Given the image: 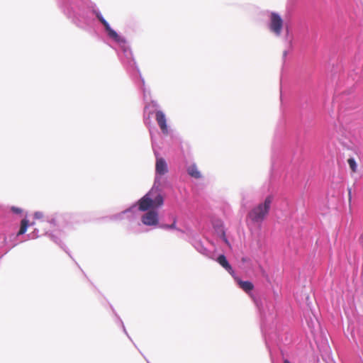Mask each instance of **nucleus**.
Here are the masks:
<instances>
[{"label":"nucleus","mask_w":363,"mask_h":363,"mask_svg":"<svg viewBox=\"0 0 363 363\" xmlns=\"http://www.w3.org/2000/svg\"><path fill=\"white\" fill-rule=\"evenodd\" d=\"M272 201L273 196H267L263 203H259L249 211L247 218L250 219L252 223H262L269 214Z\"/></svg>","instance_id":"1"},{"label":"nucleus","mask_w":363,"mask_h":363,"mask_svg":"<svg viewBox=\"0 0 363 363\" xmlns=\"http://www.w3.org/2000/svg\"><path fill=\"white\" fill-rule=\"evenodd\" d=\"M164 203L162 196L156 190L152 189L138 201V209L147 211L162 206Z\"/></svg>","instance_id":"2"},{"label":"nucleus","mask_w":363,"mask_h":363,"mask_svg":"<svg viewBox=\"0 0 363 363\" xmlns=\"http://www.w3.org/2000/svg\"><path fill=\"white\" fill-rule=\"evenodd\" d=\"M283 23V19L278 13L274 12L271 13L269 28L276 35H281Z\"/></svg>","instance_id":"3"},{"label":"nucleus","mask_w":363,"mask_h":363,"mask_svg":"<svg viewBox=\"0 0 363 363\" xmlns=\"http://www.w3.org/2000/svg\"><path fill=\"white\" fill-rule=\"evenodd\" d=\"M142 223L148 226H155L159 223V215L156 210L151 209L147 211L141 217Z\"/></svg>","instance_id":"4"},{"label":"nucleus","mask_w":363,"mask_h":363,"mask_svg":"<svg viewBox=\"0 0 363 363\" xmlns=\"http://www.w3.org/2000/svg\"><path fill=\"white\" fill-rule=\"evenodd\" d=\"M98 19L100 21V22L104 25L105 27L106 30L108 33V36L113 39L115 41L118 43H125V40L123 38L121 37L118 33L113 30L108 23V22L103 18V16L101 14L96 15Z\"/></svg>","instance_id":"5"},{"label":"nucleus","mask_w":363,"mask_h":363,"mask_svg":"<svg viewBox=\"0 0 363 363\" xmlns=\"http://www.w3.org/2000/svg\"><path fill=\"white\" fill-rule=\"evenodd\" d=\"M155 119L162 132L167 134L168 133V128L164 113L162 111H157L155 113Z\"/></svg>","instance_id":"6"},{"label":"nucleus","mask_w":363,"mask_h":363,"mask_svg":"<svg viewBox=\"0 0 363 363\" xmlns=\"http://www.w3.org/2000/svg\"><path fill=\"white\" fill-rule=\"evenodd\" d=\"M217 262L232 276L235 275V272L228 262L224 255H220L217 258Z\"/></svg>","instance_id":"7"},{"label":"nucleus","mask_w":363,"mask_h":363,"mask_svg":"<svg viewBox=\"0 0 363 363\" xmlns=\"http://www.w3.org/2000/svg\"><path fill=\"white\" fill-rule=\"evenodd\" d=\"M155 169L157 174L164 175L167 172V165L165 160L162 158H158L156 161Z\"/></svg>","instance_id":"8"},{"label":"nucleus","mask_w":363,"mask_h":363,"mask_svg":"<svg viewBox=\"0 0 363 363\" xmlns=\"http://www.w3.org/2000/svg\"><path fill=\"white\" fill-rule=\"evenodd\" d=\"M237 283L239 286L245 292L248 293L253 290L254 285L251 281H242L239 278L235 277Z\"/></svg>","instance_id":"9"},{"label":"nucleus","mask_w":363,"mask_h":363,"mask_svg":"<svg viewBox=\"0 0 363 363\" xmlns=\"http://www.w3.org/2000/svg\"><path fill=\"white\" fill-rule=\"evenodd\" d=\"M188 173L189 175H191L192 177L194 178H200L201 174L199 171L198 170L196 165H191L188 168Z\"/></svg>","instance_id":"10"},{"label":"nucleus","mask_w":363,"mask_h":363,"mask_svg":"<svg viewBox=\"0 0 363 363\" xmlns=\"http://www.w3.org/2000/svg\"><path fill=\"white\" fill-rule=\"evenodd\" d=\"M28 227V220L26 219H23L21 222V227L19 231L18 232V235L24 234L27 228Z\"/></svg>","instance_id":"11"},{"label":"nucleus","mask_w":363,"mask_h":363,"mask_svg":"<svg viewBox=\"0 0 363 363\" xmlns=\"http://www.w3.org/2000/svg\"><path fill=\"white\" fill-rule=\"evenodd\" d=\"M160 228H163V229H174V230H179V229L177 227V219L176 218H174L173 220V223L170 225H168V224H162L160 225Z\"/></svg>","instance_id":"12"},{"label":"nucleus","mask_w":363,"mask_h":363,"mask_svg":"<svg viewBox=\"0 0 363 363\" xmlns=\"http://www.w3.org/2000/svg\"><path fill=\"white\" fill-rule=\"evenodd\" d=\"M347 163L352 172L355 173L357 170V164L354 158H349L347 160Z\"/></svg>","instance_id":"13"},{"label":"nucleus","mask_w":363,"mask_h":363,"mask_svg":"<svg viewBox=\"0 0 363 363\" xmlns=\"http://www.w3.org/2000/svg\"><path fill=\"white\" fill-rule=\"evenodd\" d=\"M11 211L12 212H13L14 213H21L22 212V210L20 208H18V207H15V206H13L11 208Z\"/></svg>","instance_id":"14"},{"label":"nucleus","mask_w":363,"mask_h":363,"mask_svg":"<svg viewBox=\"0 0 363 363\" xmlns=\"http://www.w3.org/2000/svg\"><path fill=\"white\" fill-rule=\"evenodd\" d=\"M35 218L40 219L43 217V214L42 212H35L34 214Z\"/></svg>","instance_id":"15"},{"label":"nucleus","mask_w":363,"mask_h":363,"mask_svg":"<svg viewBox=\"0 0 363 363\" xmlns=\"http://www.w3.org/2000/svg\"><path fill=\"white\" fill-rule=\"evenodd\" d=\"M351 199V189H349V199L350 200Z\"/></svg>","instance_id":"16"},{"label":"nucleus","mask_w":363,"mask_h":363,"mask_svg":"<svg viewBox=\"0 0 363 363\" xmlns=\"http://www.w3.org/2000/svg\"><path fill=\"white\" fill-rule=\"evenodd\" d=\"M284 363H290V362L286 359L284 360Z\"/></svg>","instance_id":"17"},{"label":"nucleus","mask_w":363,"mask_h":363,"mask_svg":"<svg viewBox=\"0 0 363 363\" xmlns=\"http://www.w3.org/2000/svg\"><path fill=\"white\" fill-rule=\"evenodd\" d=\"M286 54H287L286 51H284V56L285 57L286 55Z\"/></svg>","instance_id":"18"}]
</instances>
